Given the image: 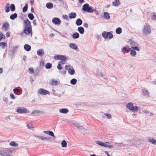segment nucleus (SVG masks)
I'll use <instances>...</instances> for the list:
<instances>
[{
    "mask_svg": "<svg viewBox=\"0 0 156 156\" xmlns=\"http://www.w3.org/2000/svg\"><path fill=\"white\" fill-rule=\"evenodd\" d=\"M10 145L13 147H16L18 145V143H17L14 141L11 142L10 144Z\"/></svg>",
    "mask_w": 156,
    "mask_h": 156,
    "instance_id": "nucleus-38",
    "label": "nucleus"
},
{
    "mask_svg": "<svg viewBox=\"0 0 156 156\" xmlns=\"http://www.w3.org/2000/svg\"><path fill=\"white\" fill-rule=\"evenodd\" d=\"M143 112L145 113H149V112L148 111H147L146 110H144L143 111Z\"/></svg>",
    "mask_w": 156,
    "mask_h": 156,
    "instance_id": "nucleus-63",
    "label": "nucleus"
},
{
    "mask_svg": "<svg viewBox=\"0 0 156 156\" xmlns=\"http://www.w3.org/2000/svg\"><path fill=\"white\" fill-rule=\"evenodd\" d=\"M83 23L82 20L80 18L78 19L76 22V24L78 26H79L82 25Z\"/></svg>",
    "mask_w": 156,
    "mask_h": 156,
    "instance_id": "nucleus-15",
    "label": "nucleus"
},
{
    "mask_svg": "<svg viewBox=\"0 0 156 156\" xmlns=\"http://www.w3.org/2000/svg\"><path fill=\"white\" fill-rule=\"evenodd\" d=\"M59 112L61 113L66 114L68 112L69 110L67 108H62L60 110Z\"/></svg>",
    "mask_w": 156,
    "mask_h": 156,
    "instance_id": "nucleus-23",
    "label": "nucleus"
},
{
    "mask_svg": "<svg viewBox=\"0 0 156 156\" xmlns=\"http://www.w3.org/2000/svg\"><path fill=\"white\" fill-rule=\"evenodd\" d=\"M78 129H80V130L82 131H84L86 130L84 127L82 126H79Z\"/></svg>",
    "mask_w": 156,
    "mask_h": 156,
    "instance_id": "nucleus-43",
    "label": "nucleus"
},
{
    "mask_svg": "<svg viewBox=\"0 0 156 156\" xmlns=\"http://www.w3.org/2000/svg\"><path fill=\"white\" fill-rule=\"evenodd\" d=\"M44 51L43 49H40L37 50V54L38 55L42 56L44 54Z\"/></svg>",
    "mask_w": 156,
    "mask_h": 156,
    "instance_id": "nucleus-14",
    "label": "nucleus"
},
{
    "mask_svg": "<svg viewBox=\"0 0 156 156\" xmlns=\"http://www.w3.org/2000/svg\"><path fill=\"white\" fill-rule=\"evenodd\" d=\"M52 22L55 25H60L61 23L60 20L57 17H55L53 19L52 21Z\"/></svg>",
    "mask_w": 156,
    "mask_h": 156,
    "instance_id": "nucleus-9",
    "label": "nucleus"
},
{
    "mask_svg": "<svg viewBox=\"0 0 156 156\" xmlns=\"http://www.w3.org/2000/svg\"><path fill=\"white\" fill-rule=\"evenodd\" d=\"M33 23L34 26H36L37 25V23L36 20H34Z\"/></svg>",
    "mask_w": 156,
    "mask_h": 156,
    "instance_id": "nucleus-57",
    "label": "nucleus"
},
{
    "mask_svg": "<svg viewBox=\"0 0 156 156\" xmlns=\"http://www.w3.org/2000/svg\"><path fill=\"white\" fill-rule=\"evenodd\" d=\"M126 106L129 109L134 112H136L138 110V107L136 106L134 107L133 104L132 102H129L126 104Z\"/></svg>",
    "mask_w": 156,
    "mask_h": 156,
    "instance_id": "nucleus-2",
    "label": "nucleus"
},
{
    "mask_svg": "<svg viewBox=\"0 0 156 156\" xmlns=\"http://www.w3.org/2000/svg\"><path fill=\"white\" fill-rule=\"evenodd\" d=\"M65 62L66 61H60L58 62V64H60V65L61 64H64L65 63Z\"/></svg>",
    "mask_w": 156,
    "mask_h": 156,
    "instance_id": "nucleus-48",
    "label": "nucleus"
},
{
    "mask_svg": "<svg viewBox=\"0 0 156 156\" xmlns=\"http://www.w3.org/2000/svg\"><path fill=\"white\" fill-rule=\"evenodd\" d=\"M77 82V80L76 79H73L70 81L71 84L74 85H75Z\"/></svg>",
    "mask_w": 156,
    "mask_h": 156,
    "instance_id": "nucleus-37",
    "label": "nucleus"
},
{
    "mask_svg": "<svg viewBox=\"0 0 156 156\" xmlns=\"http://www.w3.org/2000/svg\"><path fill=\"white\" fill-rule=\"evenodd\" d=\"M9 5V3H8L6 4V5L5 6V12H8L10 11Z\"/></svg>",
    "mask_w": 156,
    "mask_h": 156,
    "instance_id": "nucleus-30",
    "label": "nucleus"
},
{
    "mask_svg": "<svg viewBox=\"0 0 156 156\" xmlns=\"http://www.w3.org/2000/svg\"><path fill=\"white\" fill-rule=\"evenodd\" d=\"M93 10H94V12H95V13L96 15H98L99 14V13L95 9H93Z\"/></svg>",
    "mask_w": 156,
    "mask_h": 156,
    "instance_id": "nucleus-59",
    "label": "nucleus"
},
{
    "mask_svg": "<svg viewBox=\"0 0 156 156\" xmlns=\"http://www.w3.org/2000/svg\"><path fill=\"white\" fill-rule=\"evenodd\" d=\"M82 10L89 13H93L94 11L92 7H89L88 4H85L83 5Z\"/></svg>",
    "mask_w": 156,
    "mask_h": 156,
    "instance_id": "nucleus-3",
    "label": "nucleus"
},
{
    "mask_svg": "<svg viewBox=\"0 0 156 156\" xmlns=\"http://www.w3.org/2000/svg\"><path fill=\"white\" fill-rule=\"evenodd\" d=\"M27 111V110L26 108L21 107H18L16 110V112H17L20 113H26Z\"/></svg>",
    "mask_w": 156,
    "mask_h": 156,
    "instance_id": "nucleus-6",
    "label": "nucleus"
},
{
    "mask_svg": "<svg viewBox=\"0 0 156 156\" xmlns=\"http://www.w3.org/2000/svg\"><path fill=\"white\" fill-rule=\"evenodd\" d=\"M27 126L28 127V128L30 129H33L34 128L33 125L31 124L28 123L27 124Z\"/></svg>",
    "mask_w": 156,
    "mask_h": 156,
    "instance_id": "nucleus-41",
    "label": "nucleus"
},
{
    "mask_svg": "<svg viewBox=\"0 0 156 156\" xmlns=\"http://www.w3.org/2000/svg\"><path fill=\"white\" fill-rule=\"evenodd\" d=\"M28 16L30 20H33L34 18V16L33 14L31 13H30L28 14Z\"/></svg>",
    "mask_w": 156,
    "mask_h": 156,
    "instance_id": "nucleus-36",
    "label": "nucleus"
},
{
    "mask_svg": "<svg viewBox=\"0 0 156 156\" xmlns=\"http://www.w3.org/2000/svg\"><path fill=\"white\" fill-rule=\"evenodd\" d=\"M62 18L63 19H65L66 20H68L69 19L68 16L66 15H62Z\"/></svg>",
    "mask_w": 156,
    "mask_h": 156,
    "instance_id": "nucleus-47",
    "label": "nucleus"
},
{
    "mask_svg": "<svg viewBox=\"0 0 156 156\" xmlns=\"http://www.w3.org/2000/svg\"><path fill=\"white\" fill-rule=\"evenodd\" d=\"M152 19L153 20H155L156 19V15H153L152 16Z\"/></svg>",
    "mask_w": 156,
    "mask_h": 156,
    "instance_id": "nucleus-56",
    "label": "nucleus"
},
{
    "mask_svg": "<svg viewBox=\"0 0 156 156\" xmlns=\"http://www.w3.org/2000/svg\"><path fill=\"white\" fill-rule=\"evenodd\" d=\"M79 37V34L77 32H76L73 34L72 35V38L76 39L78 38Z\"/></svg>",
    "mask_w": 156,
    "mask_h": 156,
    "instance_id": "nucleus-25",
    "label": "nucleus"
},
{
    "mask_svg": "<svg viewBox=\"0 0 156 156\" xmlns=\"http://www.w3.org/2000/svg\"><path fill=\"white\" fill-rule=\"evenodd\" d=\"M62 146L63 147H66L67 146V142L65 140H63L61 143Z\"/></svg>",
    "mask_w": 156,
    "mask_h": 156,
    "instance_id": "nucleus-28",
    "label": "nucleus"
},
{
    "mask_svg": "<svg viewBox=\"0 0 156 156\" xmlns=\"http://www.w3.org/2000/svg\"><path fill=\"white\" fill-rule=\"evenodd\" d=\"M143 93V94L144 96H146L147 95L149 94V92L148 91L145 89H143L142 90Z\"/></svg>",
    "mask_w": 156,
    "mask_h": 156,
    "instance_id": "nucleus-32",
    "label": "nucleus"
},
{
    "mask_svg": "<svg viewBox=\"0 0 156 156\" xmlns=\"http://www.w3.org/2000/svg\"><path fill=\"white\" fill-rule=\"evenodd\" d=\"M61 65H60V64H58V66H57V68L59 70L62 69V68L61 66Z\"/></svg>",
    "mask_w": 156,
    "mask_h": 156,
    "instance_id": "nucleus-49",
    "label": "nucleus"
},
{
    "mask_svg": "<svg viewBox=\"0 0 156 156\" xmlns=\"http://www.w3.org/2000/svg\"><path fill=\"white\" fill-rule=\"evenodd\" d=\"M51 139V138L50 137H44V140H49Z\"/></svg>",
    "mask_w": 156,
    "mask_h": 156,
    "instance_id": "nucleus-58",
    "label": "nucleus"
},
{
    "mask_svg": "<svg viewBox=\"0 0 156 156\" xmlns=\"http://www.w3.org/2000/svg\"><path fill=\"white\" fill-rule=\"evenodd\" d=\"M31 11L32 13H34V9L33 7L31 8Z\"/></svg>",
    "mask_w": 156,
    "mask_h": 156,
    "instance_id": "nucleus-61",
    "label": "nucleus"
},
{
    "mask_svg": "<svg viewBox=\"0 0 156 156\" xmlns=\"http://www.w3.org/2000/svg\"><path fill=\"white\" fill-rule=\"evenodd\" d=\"M112 4L115 6H118L120 4V2L119 0H116L112 2Z\"/></svg>",
    "mask_w": 156,
    "mask_h": 156,
    "instance_id": "nucleus-21",
    "label": "nucleus"
},
{
    "mask_svg": "<svg viewBox=\"0 0 156 156\" xmlns=\"http://www.w3.org/2000/svg\"><path fill=\"white\" fill-rule=\"evenodd\" d=\"M69 47L74 50H76L78 48L77 45L75 44L71 43L69 44Z\"/></svg>",
    "mask_w": 156,
    "mask_h": 156,
    "instance_id": "nucleus-17",
    "label": "nucleus"
},
{
    "mask_svg": "<svg viewBox=\"0 0 156 156\" xmlns=\"http://www.w3.org/2000/svg\"><path fill=\"white\" fill-rule=\"evenodd\" d=\"M7 44L5 42H0V46L1 47L4 49L5 47H7Z\"/></svg>",
    "mask_w": 156,
    "mask_h": 156,
    "instance_id": "nucleus-27",
    "label": "nucleus"
},
{
    "mask_svg": "<svg viewBox=\"0 0 156 156\" xmlns=\"http://www.w3.org/2000/svg\"><path fill=\"white\" fill-rule=\"evenodd\" d=\"M71 67V66H70V65H68V66H65V69H66V70H68V69L69 70V68H70V67Z\"/></svg>",
    "mask_w": 156,
    "mask_h": 156,
    "instance_id": "nucleus-53",
    "label": "nucleus"
},
{
    "mask_svg": "<svg viewBox=\"0 0 156 156\" xmlns=\"http://www.w3.org/2000/svg\"><path fill=\"white\" fill-rule=\"evenodd\" d=\"M68 72L70 75H73L75 73V71L73 69H72L70 68H69Z\"/></svg>",
    "mask_w": 156,
    "mask_h": 156,
    "instance_id": "nucleus-29",
    "label": "nucleus"
},
{
    "mask_svg": "<svg viewBox=\"0 0 156 156\" xmlns=\"http://www.w3.org/2000/svg\"><path fill=\"white\" fill-rule=\"evenodd\" d=\"M10 98L13 99H15V97L14 95L12 94H10Z\"/></svg>",
    "mask_w": 156,
    "mask_h": 156,
    "instance_id": "nucleus-50",
    "label": "nucleus"
},
{
    "mask_svg": "<svg viewBox=\"0 0 156 156\" xmlns=\"http://www.w3.org/2000/svg\"><path fill=\"white\" fill-rule=\"evenodd\" d=\"M27 8L28 4H26L24 6L23 8V12L24 13L26 12L27 10Z\"/></svg>",
    "mask_w": 156,
    "mask_h": 156,
    "instance_id": "nucleus-35",
    "label": "nucleus"
},
{
    "mask_svg": "<svg viewBox=\"0 0 156 156\" xmlns=\"http://www.w3.org/2000/svg\"><path fill=\"white\" fill-rule=\"evenodd\" d=\"M102 36L105 39L108 38L109 39H111L113 37L112 34L109 32L103 33H102Z\"/></svg>",
    "mask_w": 156,
    "mask_h": 156,
    "instance_id": "nucleus-4",
    "label": "nucleus"
},
{
    "mask_svg": "<svg viewBox=\"0 0 156 156\" xmlns=\"http://www.w3.org/2000/svg\"><path fill=\"white\" fill-rule=\"evenodd\" d=\"M78 30L81 34H83L84 32V29L82 27H79L78 28Z\"/></svg>",
    "mask_w": 156,
    "mask_h": 156,
    "instance_id": "nucleus-18",
    "label": "nucleus"
},
{
    "mask_svg": "<svg viewBox=\"0 0 156 156\" xmlns=\"http://www.w3.org/2000/svg\"><path fill=\"white\" fill-rule=\"evenodd\" d=\"M23 24L25 25L24 26L23 32L26 35H29L31 34L32 35V29L31 27V23L30 21L27 19L24 20Z\"/></svg>",
    "mask_w": 156,
    "mask_h": 156,
    "instance_id": "nucleus-1",
    "label": "nucleus"
},
{
    "mask_svg": "<svg viewBox=\"0 0 156 156\" xmlns=\"http://www.w3.org/2000/svg\"><path fill=\"white\" fill-rule=\"evenodd\" d=\"M143 34L146 35L151 33V29L149 26L146 25L144 27L143 30Z\"/></svg>",
    "mask_w": 156,
    "mask_h": 156,
    "instance_id": "nucleus-5",
    "label": "nucleus"
},
{
    "mask_svg": "<svg viewBox=\"0 0 156 156\" xmlns=\"http://www.w3.org/2000/svg\"><path fill=\"white\" fill-rule=\"evenodd\" d=\"M14 93H19L20 92V90L18 89H17L16 88H15L13 90Z\"/></svg>",
    "mask_w": 156,
    "mask_h": 156,
    "instance_id": "nucleus-45",
    "label": "nucleus"
},
{
    "mask_svg": "<svg viewBox=\"0 0 156 156\" xmlns=\"http://www.w3.org/2000/svg\"><path fill=\"white\" fill-rule=\"evenodd\" d=\"M24 48L26 51H29L30 50L31 47L29 45L26 44L24 46Z\"/></svg>",
    "mask_w": 156,
    "mask_h": 156,
    "instance_id": "nucleus-19",
    "label": "nucleus"
},
{
    "mask_svg": "<svg viewBox=\"0 0 156 156\" xmlns=\"http://www.w3.org/2000/svg\"><path fill=\"white\" fill-rule=\"evenodd\" d=\"M122 32V29L120 27H118L116 30V32L117 34H120Z\"/></svg>",
    "mask_w": 156,
    "mask_h": 156,
    "instance_id": "nucleus-34",
    "label": "nucleus"
},
{
    "mask_svg": "<svg viewBox=\"0 0 156 156\" xmlns=\"http://www.w3.org/2000/svg\"><path fill=\"white\" fill-rule=\"evenodd\" d=\"M109 143L108 142H106L105 143H104V147H107L109 145Z\"/></svg>",
    "mask_w": 156,
    "mask_h": 156,
    "instance_id": "nucleus-46",
    "label": "nucleus"
},
{
    "mask_svg": "<svg viewBox=\"0 0 156 156\" xmlns=\"http://www.w3.org/2000/svg\"><path fill=\"white\" fill-rule=\"evenodd\" d=\"M131 48L133 50H134L138 51H140V48L138 46L132 47H131Z\"/></svg>",
    "mask_w": 156,
    "mask_h": 156,
    "instance_id": "nucleus-42",
    "label": "nucleus"
},
{
    "mask_svg": "<svg viewBox=\"0 0 156 156\" xmlns=\"http://www.w3.org/2000/svg\"><path fill=\"white\" fill-rule=\"evenodd\" d=\"M147 140L151 144L154 145L156 144V140H154L153 139L148 138Z\"/></svg>",
    "mask_w": 156,
    "mask_h": 156,
    "instance_id": "nucleus-20",
    "label": "nucleus"
},
{
    "mask_svg": "<svg viewBox=\"0 0 156 156\" xmlns=\"http://www.w3.org/2000/svg\"><path fill=\"white\" fill-rule=\"evenodd\" d=\"M104 17L106 19H108L110 18V16L108 12H105L104 13Z\"/></svg>",
    "mask_w": 156,
    "mask_h": 156,
    "instance_id": "nucleus-31",
    "label": "nucleus"
},
{
    "mask_svg": "<svg viewBox=\"0 0 156 156\" xmlns=\"http://www.w3.org/2000/svg\"><path fill=\"white\" fill-rule=\"evenodd\" d=\"M54 58L57 59L61 60L62 61H66V57L63 55H58L54 56Z\"/></svg>",
    "mask_w": 156,
    "mask_h": 156,
    "instance_id": "nucleus-8",
    "label": "nucleus"
},
{
    "mask_svg": "<svg viewBox=\"0 0 156 156\" xmlns=\"http://www.w3.org/2000/svg\"><path fill=\"white\" fill-rule=\"evenodd\" d=\"M96 144L100 146L104 147V143L100 141H97Z\"/></svg>",
    "mask_w": 156,
    "mask_h": 156,
    "instance_id": "nucleus-40",
    "label": "nucleus"
},
{
    "mask_svg": "<svg viewBox=\"0 0 156 156\" xmlns=\"http://www.w3.org/2000/svg\"><path fill=\"white\" fill-rule=\"evenodd\" d=\"M29 70L30 71V72L31 73H34V70L33 68H30L29 69Z\"/></svg>",
    "mask_w": 156,
    "mask_h": 156,
    "instance_id": "nucleus-54",
    "label": "nucleus"
},
{
    "mask_svg": "<svg viewBox=\"0 0 156 156\" xmlns=\"http://www.w3.org/2000/svg\"><path fill=\"white\" fill-rule=\"evenodd\" d=\"M76 16V13L73 12H71L69 14V17L70 19L74 18Z\"/></svg>",
    "mask_w": 156,
    "mask_h": 156,
    "instance_id": "nucleus-16",
    "label": "nucleus"
},
{
    "mask_svg": "<svg viewBox=\"0 0 156 156\" xmlns=\"http://www.w3.org/2000/svg\"><path fill=\"white\" fill-rule=\"evenodd\" d=\"M114 147V146L113 145H109L107 147L108 148H113Z\"/></svg>",
    "mask_w": 156,
    "mask_h": 156,
    "instance_id": "nucleus-60",
    "label": "nucleus"
},
{
    "mask_svg": "<svg viewBox=\"0 0 156 156\" xmlns=\"http://www.w3.org/2000/svg\"><path fill=\"white\" fill-rule=\"evenodd\" d=\"M46 6L48 9H51L53 8V4L51 2H48L46 4Z\"/></svg>",
    "mask_w": 156,
    "mask_h": 156,
    "instance_id": "nucleus-24",
    "label": "nucleus"
},
{
    "mask_svg": "<svg viewBox=\"0 0 156 156\" xmlns=\"http://www.w3.org/2000/svg\"><path fill=\"white\" fill-rule=\"evenodd\" d=\"M45 66L46 69H49L52 67V66L51 63L48 62L46 63Z\"/></svg>",
    "mask_w": 156,
    "mask_h": 156,
    "instance_id": "nucleus-33",
    "label": "nucleus"
},
{
    "mask_svg": "<svg viewBox=\"0 0 156 156\" xmlns=\"http://www.w3.org/2000/svg\"><path fill=\"white\" fill-rule=\"evenodd\" d=\"M129 51H130V55L132 56H135L136 54V52L132 49L131 48L129 49Z\"/></svg>",
    "mask_w": 156,
    "mask_h": 156,
    "instance_id": "nucleus-13",
    "label": "nucleus"
},
{
    "mask_svg": "<svg viewBox=\"0 0 156 156\" xmlns=\"http://www.w3.org/2000/svg\"><path fill=\"white\" fill-rule=\"evenodd\" d=\"M0 154L2 156H11L8 151L6 150H0Z\"/></svg>",
    "mask_w": 156,
    "mask_h": 156,
    "instance_id": "nucleus-11",
    "label": "nucleus"
},
{
    "mask_svg": "<svg viewBox=\"0 0 156 156\" xmlns=\"http://www.w3.org/2000/svg\"><path fill=\"white\" fill-rule=\"evenodd\" d=\"M10 8L12 11L13 12L15 10V5L13 4H11L10 6Z\"/></svg>",
    "mask_w": 156,
    "mask_h": 156,
    "instance_id": "nucleus-39",
    "label": "nucleus"
},
{
    "mask_svg": "<svg viewBox=\"0 0 156 156\" xmlns=\"http://www.w3.org/2000/svg\"><path fill=\"white\" fill-rule=\"evenodd\" d=\"M74 126L75 127H77L78 128L79 127V126L78 124H75H75H74Z\"/></svg>",
    "mask_w": 156,
    "mask_h": 156,
    "instance_id": "nucleus-62",
    "label": "nucleus"
},
{
    "mask_svg": "<svg viewBox=\"0 0 156 156\" xmlns=\"http://www.w3.org/2000/svg\"><path fill=\"white\" fill-rule=\"evenodd\" d=\"M5 36L2 33L0 34V41L2 39H5Z\"/></svg>",
    "mask_w": 156,
    "mask_h": 156,
    "instance_id": "nucleus-44",
    "label": "nucleus"
},
{
    "mask_svg": "<svg viewBox=\"0 0 156 156\" xmlns=\"http://www.w3.org/2000/svg\"><path fill=\"white\" fill-rule=\"evenodd\" d=\"M131 44L133 45H137V43L136 42H132V43H131Z\"/></svg>",
    "mask_w": 156,
    "mask_h": 156,
    "instance_id": "nucleus-64",
    "label": "nucleus"
},
{
    "mask_svg": "<svg viewBox=\"0 0 156 156\" xmlns=\"http://www.w3.org/2000/svg\"><path fill=\"white\" fill-rule=\"evenodd\" d=\"M106 116L109 119L111 118V115L110 114L107 113L106 115Z\"/></svg>",
    "mask_w": 156,
    "mask_h": 156,
    "instance_id": "nucleus-52",
    "label": "nucleus"
},
{
    "mask_svg": "<svg viewBox=\"0 0 156 156\" xmlns=\"http://www.w3.org/2000/svg\"><path fill=\"white\" fill-rule=\"evenodd\" d=\"M83 26L84 27L86 28H87L88 27V24L87 23H84Z\"/></svg>",
    "mask_w": 156,
    "mask_h": 156,
    "instance_id": "nucleus-51",
    "label": "nucleus"
},
{
    "mask_svg": "<svg viewBox=\"0 0 156 156\" xmlns=\"http://www.w3.org/2000/svg\"><path fill=\"white\" fill-rule=\"evenodd\" d=\"M9 25L8 22L4 23L2 26V29L5 31H6L9 28Z\"/></svg>",
    "mask_w": 156,
    "mask_h": 156,
    "instance_id": "nucleus-7",
    "label": "nucleus"
},
{
    "mask_svg": "<svg viewBox=\"0 0 156 156\" xmlns=\"http://www.w3.org/2000/svg\"><path fill=\"white\" fill-rule=\"evenodd\" d=\"M17 14L16 13H15L14 14L11 15L10 17V18L11 19L13 20L16 18H17Z\"/></svg>",
    "mask_w": 156,
    "mask_h": 156,
    "instance_id": "nucleus-26",
    "label": "nucleus"
},
{
    "mask_svg": "<svg viewBox=\"0 0 156 156\" xmlns=\"http://www.w3.org/2000/svg\"><path fill=\"white\" fill-rule=\"evenodd\" d=\"M44 133L51 136L54 138L55 137L52 131L50 130L44 131Z\"/></svg>",
    "mask_w": 156,
    "mask_h": 156,
    "instance_id": "nucleus-12",
    "label": "nucleus"
},
{
    "mask_svg": "<svg viewBox=\"0 0 156 156\" xmlns=\"http://www.w3.org/2000/svg\"><path fill=\"white\" fill-rule=\"evenodd\" d=\"M38 92L41 94L46 95L47 94H50V92L48 90H44L42 88H41L38 90Z\"/></svg>",
    "mask_w": 156,
    "mask_h": 156,
    "instance_id": "nucleus-10",
    "label": "nucleus"
},
{
    "mask_svg": "<svg viewBox=\"0 0 156 156\" xmlns=\"http://www.w3.org/2000/svg\"><path fill=\"white\" fill-rule=\"evenodd\" d=\"M122 49L124 51H126L127 50V48L126 47H124Z\"/></svg>",
    "mask_w": 156,
    "mask_h": 156,
    "instance_id": "nucleus-55",
    "label": "nucleus"
},
{
    "mask_svg": "<svg viewBox=\"0 0 156 156\" xmlns=\"http://www.w3.org/2000/svg\"><path fill=\"white\" fill-rule=\"evenodd\" d=\"M51 82L50 83V84L52 86L56 85L58 84V81L54 79H52L51 80Z\"/></svg>",
    "mask_w": 156,
    "mask_h": 156,
    "instance_id": "nucleus-22",
    "label": "nucleus"
}]
</instances>
